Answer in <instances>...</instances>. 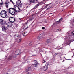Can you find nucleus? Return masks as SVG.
I'll list each match as a JSON object with an SVG mask.
<instances>
[{
	"label": "nucleus",
	"mask_w": 74,
	"mask_h": 74,
	"mask_svg": "<svg viewBox=\"0 0 74 74\" xmlns=\"http://www.w3.org/2000/svg\"><path fill=\"white\" fill-rule=\"evenodd\" d=\"M6 7L7 8H8V5H6Z\"/></svg>",
	"instance_id": "nucleus-37"
},
{
	"label": "nucleus",
	"mask_w": 74,
	"mask_h": 74,
	"mask_svg": "<svg viewBox=\"0 0 74 74\" xmlns=\"http://www.w3.org/2000/svg\"><path fill=\"white\" fill-rule=\"evenodd\" d=\"M16 36V37H19V35H18L17 34H16L15 35Z\"/></svg>",
	"instance_id": "nucleus-25"
},
{
	"label": "nucleus",
	"mask_w": 74,
	"mask_h": 74,
	"mask_svg": "<svg viewBox=\"0 0 74 74\" xmlns=\"http://www.w3.org/2000/svg\"><path fill=\"white\" fill-rule=\"evenodd\" d=\"M8 3H10V2H6L5 3V4H8Z\"/></svg>",
	"instance_id": "nucleus-30"
},
{
	"label": "nucleus",
	"mask_w": 74,
	"mask_h": 74,
	"mask_svg": "<svg viewBox=\"0 0 74 74\" xmlns=\"http://www.w3.org/2000/svg\"><path fill=\"white\" fill-rule=\"evenodd\" d=\"M64 45V44H62V45Z\"/></svg>",
	"instance_id": "nucleus-47"
},
{
	"label": "nucleus",
	"mask_w": 74,
	"mask_h": 74,
	"mask_svg": "<svg viewBox=\"0 0 74 74\" xmlns=\"http://www.w3.org/2000/svg\"><path fill=\"white\" fill-rule=\"evenodd\" d=\"M2 31L5 32L7 30V27L4 26H2Z\"/></svg>",
	"instance_id": "nucleus-12"
},
{
	"label": "nucleus",
	"mask_w": 74,
	"mask_h": 74,
	"mask_svg": "<svg viewBox=\"0 0 74 74\" xmlns=\"http://www.w3.org/2000/svg\"><path fill=\"white\" fill-rule=\"evenodd\" d=\"M48 67V64L46 63L45 66H44L43 69L45 71L47 70Z\"/></svg>",
	"instance_id": "nucleus-10"
},
{
	"label": "nucleus",
	"mask_w": 74,
	"mask_h": 74,
	"mask_svg": "<svg viewBox=\"0 0 74 74\" xmlns=\"http://www.w3.org/2000/svg\"><path fill=\"white\" fill-rule=\"evenodd\" d=\"M27 52V50H25V52Z\"/></svg>",
	"instance_id": "nucleus-36"
},
{
	"label": "nucleus",
	"mask_w": 74,
	"mask_h": 74,
	"mask_svg": "<svg viewBox=\"0 0 74 74\" xmlns=\"http://www.w3.org/2000/svg\"><path fill=\"white\" fill-rule=\"evenodd\" d=\"M18 54H16L15 55H14V56H12V57H13V58H14L15 59V58H16L17 57L16 55H19L21 53V52H20V53L18 52Z\"/></svg>",
	"instance_id": "nucleus-16"
},
{
	"label": "nucleus",
	"mask_w": 74,
	"mask_h": 74,
	"mask_svg": "<svg viewBox=\"0 0 74 74\" xmlns=\"http://www.w3.org/2000/svg\"><path fill=\"white\" fill-rule=\"evenodd\" d=\"M23 8H25L26 9L27 8L26 6H24L23 7Z\"/></svg>",
	"instance_id": "nucleus-32"
},
{
	"label": "nucleus",
	"mask_w": 74,
	"mask_h": 74,
	"mask_svg": "<svg viewBox=\"0 0 74 74\" xmlns=\"http://www.w3.org/2000/svg\"><path fill=\"white\" fill-rule=\"evenodd\" d=\"M62 49V48H61L60 49H58L59 50V49Z\"/></svg>",
	"instance_id": "nucleus-39"
},
{
	"label": "nucleus",
	"mask_w": 74,
	"mask_h": 74,
	"mask_svg": "<svg viewBox=\"0 0 74 74\" xmlns=\"http://www.w3.org/2000/svg\"><path fill=\"white\" fill-rule=\"evenodd\" d=\"M69 42H70V41H69Z\"/></svg>",
	"instance_id": "nucleus-49"
},
{
	"label": "nucleus",
	"mask_w": 74,
	"mask_h": 74,
	"mask_svg": "<svg viewBox=\"0 0 74 74\" xmlns=\"http://www.w3.org/2000/svg\"><path fill=\"white\" fill-rule=\"evenodd\" d=\"M34 51V49H31V51L32 52H33Z\"/></svg>",
	"instance_id": "nucleus-29"
},
{
	"label": "nucleus",
	"mask_w": 74,
	"mask_h": 74,
	"mask_svg": "<svg viewBox=\"0 0 74 74\" xmlns=\"http://www.w3.org/2000/svg\"><path fill=\"white\" fill-rule=\"evenodd\" d=\"M58 54H59V53H55L54 55H55V56H56V55H57Z\"/></svg>",
	"instance_id": "nucleus-26"
},
{
	"label": "nucleus",
	"mask_w": 74,
	"mask_h": 74,
	"mask_svg": "<svg viewBox=\"0 0 74 74\" xmlns=\"http://www.w3.org/2000/svg\"><path fill=\"white\" fill-rule=\"evenodd\" d=\"M39 5H40V3H38L36 5V6L33 8V9H32V10H34L36 9L37 7H38Z\"/></svg>",
	"instance_id": "nucleus-14"
},
{
	"label": "nucleus",
	"mask_w": 74,
	"mask_h": 74,
	"mask_svg": "<svg viewBox=\"0 0 74 74\" xmlns=\"http://www.w3.org/2000/svg\"><path fill=\"white\" fill-rule=\"evenodd\" d=\"M42 29L43 30H44V29H45V27H42Z\"/></svg>",
	"instance_id": "nucleus-35"
},
{
	"label": "nucleus",
	"mask_w": 74,
	"mask_h": 74,
	"mask_svg": "<svg viewBox=\"0 0 74 74\" xmlns=\"http://www.w3.org/2000/svg\"><path fill=\"white\" fill-rule=\"evenodd\" d=\"M28 74H31V73H30L29 72H28Z\"/></svg>",
	"instance_id": "nucleus-38"
},
{
	"label": "nucleus",
	"mask_w": 74,
	"mask_h": 74,
	"mask_svg": "<svg viewBox=\"0 0 74 74\" xmlns=\"http://www.w3.org/2000/svg\"><path fill=\"white\" fill-rule=\"evenodd\" d=\"M64 60H63V61H62V62H64Z\"/></svg>",
	"instance_id": "nucleus-46"
},
{
	"label": "nucleus",
	"mask_w": 74,
	"mask_h": 74,
	"mask_svg": "<svg viewBox=\"0 0 74 74\" xmlns=\"http://www.w3.org/2000/svg\"><path fill=\"white\" fill-rule=\"evenodd\" d=\"M3 3H0V5H3Z\"/></svg>",
	"instance_id": "nucleus-34"
},
{
	"label": "nucleus",
	"mask_w": 74,
	"mask_h": 74,
	"mask_svg": "<svg viewBox=\"0 0 74 74\" xmlns=\"http://www.w3.org/2000/svg\"><path fill=\"white\" fill-rule=\"evenodd\" d=\"M13 9L14 11H15V12L16 11H20V8L18 7V6H14V8H13Z\"/></svg>",
	"instance_id": "nucleus-3"
},
{
	"label": "nucleus",
	"mask_w": 74,
	"mask_h": 74,
	"mask_svg": "<svg viewBox=\"0 0 74 74\" xmlns=\"http://www.w3.org/2000/svg\"><path fill=\"white\" fill-rule=\"evenodd\" d=\"M47 6H48V5H47L46 6H45V8H47Z\"/></svg>",
	"instance_id": "nucleus-40"
},
{
	"label": "nucleus",
	"mask_w": 74,
	"mask_h": 74,
	"mask_svg": "<svg viewBox=\"0 0 74 74\" xmlns=\"http://www.w3.org/2000/svg\"><path fill=\"white\" fill-rule=\"evenodd\" d=\"M40 3L42 4H44L45 3V0H44L42 2H40Z\"/></svg>",
	"instance_id": "nucleus-21"
},
{
	"label": "nucleus",
	"mask_w": 74,
	"mask_h": 74,
	"mask_svg": "<svg viewBox=\"0 0 74 74\" xmlns=\"http://www.w3.org/2000/svg\"><path fill=\"white\" fill-rule=\"evenodd\" d=\"M16 4L18 6H19V7H22V3H21L20 1H17Z\"/></svg>",
	"instance_id": "nucleus-8"
},
{
	"label": "nucleus",
	"mask_w": 74,
	"mask_h": 74,
	"mask_svg": "<svg viewBox=\"0 0 74 74\" xmlns=\"http://www.w3.org/2000/svg\"><path fill=\"white\" fill-rule=\"evenodd\" d=\"M73 56H74V55H73L72 56V58H73Z\"/></svg>",
	"instance_id": "nucleus-41"
},
{
	"label": "nucleus",
	"mask_w": 74,
	"mask_h": 74,
	"mask_svg": "<svg viewBox=\"0 0 74 74\" xmlns=\"http://www.w3.org/2000/svg\"><path fill=\"white\" fill-rule=\"evenodd\" d=\"M51 39H47L46 40V42H47V43L51 42Z\"/></svg>",
	"instance_id": "nucleus-17"
},
{
	"label": "nucleus",
	"mask_w": 74,
	"mask_h": 74,
	"mask_svg": "<svg viewBox=\"0 0 74 74\" xmlns=\"http://www.w3.org/2000/svg\"><path fill=\"white\" fill-rule=\"evenodd\" d=\"M22 40V39H20L19 40H18L17 42H18V43H19V42H21V41Z\"/></svg>",
	"instance_id": "nucleus-22"
},
{
	"label": "nucleus",
	"mask_w": 74,
	"mask_h": 74,
	"mask_svg": "<svg viewBox=\"0 0 74 74\" xmlns=\"http://www.w3.org/2000/svg\"><path fill=\"white\" fill-rule=\"evenodd\" d=\"M34 61L35 63L34 65H31V66H33L34 67H37V66H38V65H39V64H38V63H37V61L36 60H35Z\"/></svg>",
	"instance_id": "nucleus-9"
},
{
	"label": "nucleus",
	"mask_w": 74,
	"mask_h": 74,
	"mask_svg": "<svg viewBox=\"0 0 74 74\" xmlns=\"http://www.w3.org/2000/svg\"><path fill=\"white\" fill-rule=\"evenodd\" d=\"M36 52L37 53H40V52H42V49L40 48H37L36 50Z\"/></svg>",
	"instance_id": "nucleus-7"
},
{
	"label": "nucleus",
	"mask_w": 74,
	"mask_h": 74,
	"mask_svg": "<svg viewBox=\"0 0 74 74\" xmlns=\"http://www.w3.org/2000/svg\"><path fill=\"white\" fill-rule=\"evenodd\" d=\"M51 8V6H50L48 8L47 10H49V9H50Z\"/></svg>",
	"instance_id": "nucleus-27"
},
{
	"label": "nucleus",
	"mask_w": 74,
	"mask_h": 74,
	"mask_svg": "<svg viewBox=\"0 0 74 74\" xmlns=\"http://www.w3.org/2000/svg\"><path fill=\"white\" fill-rule=\"evenodd\" d=\"M1 0V1H2V0Z\"/></svg>",
	"instance_id": "nucleus-48"
},
{
	"label": "nucleus",
	"mask_w": 74,
	"mask_h": 74,
	"mask_svg": "<svg viewBox=\"0 0 74 74\" xmlns=\"http://www.w3.org/2000/svg\"><path fill=\"white\" fill-rule=\"evenodd\" d=\"M33 20V18H29V21H32Z\"/></svg>",
	"instance_id": "nucleus-28"
},
{
	"label": "nucleus",
	"mask_w": 74,
	"mask_h": 74,
	"mask_svg": "<svg viewBox=\"0 0 74 74\" xmlns=\"http://www.w3.org/2000/svg\"><path fill=\"white\" fill-rule=\"evenodd\" d=\"M27 28V25H25L24 27V29H26Z\"/></svg>",
	"instance_id": "nucleus-20"
},
{
	"label": "nucleus",
	"mask_w": 74,
	"mask_h": 74,
	"mask_svg": "<svg viewBox=\"0 0 74 74\" xmlns=\"http://www.w3.org/2000/svg\"><path fill=\"white\" fill-rule=\"evenodd\" d=\"M62 18H61L59 20V21H58L56 22L55 23H53V25H56V24H59V23H60V22H61V21H62Z\"/></svg>",
	"instance_id": "nucleus-11"
},
{
	"label": "nucleus",
	"mask_w": 74,
	"mask_h": 74,
	"mask_svg": "<svg viewBox=\"0 0 74 74\" xmlns=\"http://www.w3.org/2000/svg\"><path fill=\"white\" fill-rule=\"evenodd\" d=\"M24 58H25V57H26V56H24Z\"/></svg>",
	"instance_id": "nucleus-43"
},
{
	"label": "nucleus",
	"mask_w": 74,
	"mask_h": 74,
	"mask_svg": "<svg viewBox=\"0 0 74 74\" xmlns=\"http://www.w3.org/2000/svg\"><path fill=\"white\" fill-rule=\"evenodd\" d=\"M44 36H45V35L43 33L39 35L40 38H43V37H44Z\"/></svg>",
	"instance_id": "nucleus-15"
},
{
	"label": "nucleus",
	"mask_w": 74,
	"mask_h": 74,
	"mask_svg": "<svg viewBox=\"0 0 74 74\" xmlns=\"http://www.w3.org/2000/svg\"><path fill=\"white\" fill-rule=\"evenodd\" d=\"M11 2H12L13 4H14V3L13 2V1H12V0H10Z\"/></svg>",
	"instance_id": "nucleus-31"
},
{
	"label": "nucleus",
	"mask_w": 74,
	"mask_h": 74,
	"mask_svg": "<svg viewBox=\"0 0 74 74\" xmlns=\"http://www.w3.org/2000/svg\"><path fill=\"white\" fill-rule=\"evenodd\" d=\"M1 7V6H0V7Z\"/></svg>",
	"instance_id": "nucleus-51"
},
{
	"label": "nucleus",
	"mask_w": 74,
	"mask_h": 74,
	"mask_svg": "<svg viewBox=\"0 0 74 74\" xmlns=\"http://www.w3.org/2000/svg\"><path fill=\"white\" fill-rule=\"evenodd\" d=\"M57 30H58V31H59V29H57Z\"/></svg>",
	"instance_id": "nucleus-42"
},
{
	"label": "nucleus",
	"mask_w": 74,
	"mask_h": 74,
	"mask_svg": "<svg viewBox=\"0 0 74 74\" xmlns=\"http://www.w3.org/2000/svg\"><path fill=\"white\" fill-rule=\"evenodd\" d=\"M25 33H26L25 32H24V33H23V36H24V37L26 36V35H25Z\"/></svg>",
	"instance_id": "nucleus-24"
},
{
	"label": "nucleus",
	"mask_w": 74,
	"mask_h": 74,
	"mask_svg": "<svg viewBox=\"0 0 74 74\" xmlns=\"http://www.w3.org/2000/svg\"><path fill=\"white\" fill-rule=\"evenodd\" d=\"M12 58V56H9L8 58V60H11Z\"/></svg>",
	"instance_id": "nucleus-18"
},
{
	"label": "nucleus",
	"mask_w": 74,
	"mask_h": 74,
	"mask_svg": "<svg viewBox=\"0 0 74 74\" xmlns=\"http://www.w3.org/2000/svg\"><path fill=\"white\" fill-rule=\"evenodd\" d=\"M17 52V51H16L15 53H16Z\"/></svg>",
	"instance_id": "nucleus-45"
},
{
	"label": "nucleus",
	"mask_w": 74,
	"mask_h": 74,
	"mask_svg": "<svg viewBox=\"0 0 74 74\" xmlns=\"http://www.w3.org/2000/svg\"><path fill=\"white\" fill-rule=\"evenodd\" d=\"M46 63V61H43V63Z\"/></svg>",
	"instance_id": "nucleus-33"
},
{
	"label": "nucleus",
	"mask_w": 74,
	"mask_h": 74,
	"mask_svg": "<svg viewBox=\"0 0 74 74\" xmlns=\"http://www.w3.org/2000/svg\"><path fill=\"white\" fill-rule=\"evenodd\" d=\"M9 11L10 14L12 15H14L15 14V11L14 10L13 8H11L9 9Z\"/></svg>",
	"instance_id": "nucleus-2"
},
{
	"label": "nucleus",
	"mask_w": 74,
	"mask_h": 74,
	"mask_svg": "<svg viewBox=\"0 0 74 74\" xmlns=\"http://www.w3.org/2000/svg\"><path fill=\"white\" fill-rule=\"evenodd\" d=\"M30 67H29L27 68V69L25 70L26 72H28L30 70Z\"/></svg>",
	"instance_id": "nucleus-19"
},
{
	"label": "nucleus",
	"mask_w": 74,
	"mask_h": 74,
	"mask_svg": "<svg viewBox=\"0 0 74 74\" xmlns=\"http://www.w3.org/2000/svg\"><path fill=\"white\" fill-rule=\"evenodd\" d=\"M6 22L5 21L3 20L2 19H0V24L4 26L5 25Z\"/></svg>",
	"instance_id": "nucleus-4"
},
{
	"label": "nucleus",
	"mask_w": 74,
	"mask_h": 74,
	"mask_svg": "<svg viewBox=\"0 0 74 74\" xmlns=\"http://www.w3.org/2000/svg\"><path fill=\"white\" fill-rule=\"evenodd\" d=\"M37 38L38 39V40H40L41 39V38H40V35H39V36H38L37 37Z\"/></svg>",
	"instance_id": "nucleus-23"
},
{
	"label": "nucleus",
	"mask_w": 74,
	"mask_h": 74,
	"mask_svg": "<svg viewBox=\"0 0 74 74\" xmlns=\"http://www.w3.org/2000/svg\"><path fill=\"white\" fill-rule=\"evenodd\" d=\"M9 21H10V22L13 23L15 21V18L12 17H11L10 18H9Z\"/></svg>",
	"instance_id": "nucleus-6"
},
{
	"label": "nucleus",
	"mask_w": 74,
	"mask_h": 74,
	"mask_svg": "<svg viewBox=\"0 0 74 74\" xmlns=\"http://www.w3.org/2000/svg\"><path fill=\"white\" fill-rule=\"evenodd\" d=\"M7 12L4 10H2L0 13L1 17L3 18H7L8 16L7 15Z\"/></svg>",
	"instance_id": "nucleus-1"
},
{
	"label": "nucleus",
	"mask_w": 74,
	"mask_h": 74,
	"mask_svg": "<svg viewBox=\"0 0 74 74\" xmlns=\"http://www.w3.org/2000/svg\"><path fill=\"white\" fill-rule=\"evenodd\" d=\"M6 74H10V73H7Z\"/></svg>",
	"instance_id": "nucleus-44"
},
{
	"label": "nucleus",
	"mask_w": 74,
	"mask_h": 74,
	"mask_svg": "<svg viewBox=\"0 0 74 74\" xmlns=\"http://www.w3.org/2000/svg\"><path fill=\"white\" fill-rule=\"evenodd\" d=\"M71 0H70V1H71Z\"/></svg>",
	"instance_id": "nucleus-50"
},
{
	"label": "nucleus",
	"mask_w": 74,
	"mask_h": 74,
	"mask_svg": "<svg viewBox=\"0 0 74 74\" xmlns=\"http://www.w3.org/2000/svg\"><path fill=\"white\" fill-rule=\"evenodd\" d=\"M8 27H11L12 26V23L11 22H8L6 23Z\"/></svg>",
	"instance_id": "nucleus-5"
},
{
	"label": "nucleus",
	"mask_w": 74,
	"mask_h": 74,
	"mask_svg": "<svg viewBox=\"0 0 74 74\" xmlns=\"http://www.w3.org/2000/svg\"><path fill=\"white\" fill-rule=\"evenodd\" d=\"M31 3H36L38 2V0H30Z\"/></svg>",
	"instance_id": "nucleus-13"
}]
</instances>
